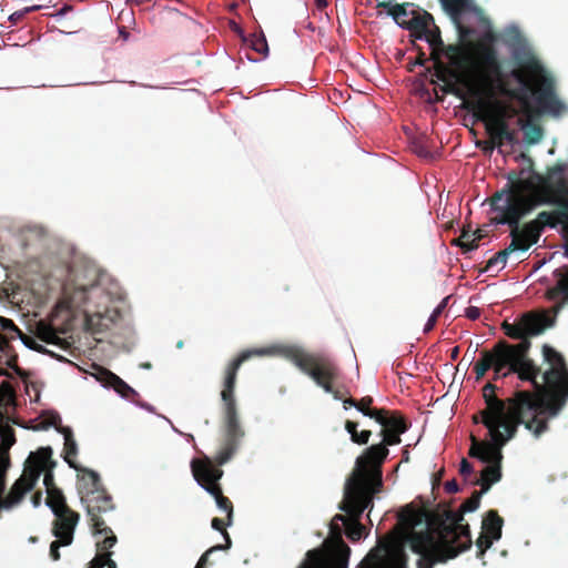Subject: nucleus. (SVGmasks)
<instances>
[{"label": "nucleus", "instance_id": "nucleus-1", "mask_svg": "<svg viewBox=\"0 0 568 568\" xmlns=\"http://www.w3.org/2000/svg\"><path fill=\"white\" fill-rule=\"evenodd\" d=\"M497 40L493 31L484 33L481 39L473 44L476 48L475 68L483 90L468 78L458 83L466 87L471 98L466 100L464 108L485 123L486 132H490L518 114V110L509 102L497 99L495 91L503 97L519 101L524 106L529 105V94L535 97L539 111L552 116H559L566 111V105L556 94L555 79L546 71L541 62L532 54L518 61V68L511 70L510 75L520 84V88H509L503 72V64L498 51L494 45Z\"/></svg>", "mask_w": 568, "mask_h": 568}, {"label": "nucleus", "instance_id": "nucleus-2", "mask_svg": "<svg viewBox=\"0 0 568 568\" xmlns=\"http://www.w3.org/2000/svg\"><path fill=\"white\" fill-rule=\"evenodd\" d=\"M567 164L557 162L545 174L532 171L527 179L509 173L508 183L490 197V206L498 215L491 221L519 230L531 247L537 244L545 227L555 229L568 219Z\"/></svg>", "mask_w": 568, "mask_h": 568}, {"label": "nucleus", "instance_id": "nucleus-3", "mask_svg": "<svg viewBox=\"0 0 568 568\" xmlns=\"http://www.w3.org/2000/svg\"><path fill=\"white\" fill-rule=\"evenodd\" d=\"M481 494V490H475L457 511L446 504L434 509L408 504L400 510L398 526L402 540L419 556L417 568L445 564L471 547L470 529L468 524H464V514L479 507Z\"/></svg>", "mask_w": 568, "mask_h": 568}, {"label": "nucleus", "instance_id": "nucleus-4", "mask_svg": "<svg viewBox=\"0 0 568 568\" xmlns=\"http://www.w3.org/2000/svg\"><path fill=\"white\" fill-rule=\"evenodd\" d=\"M541 354L544 363L547 365L542 372V383L536 378L535 383H530L534 390H516L506 400L496 396V385L487 383L483 387L486 408L473 416L475 424L510 420L513 403L523 399L519 394H526V400L531 406L530 408L519 407L521 420H527L532 416L555 417L560 413L568 400V366L565 357L548 344L542 345Z\"/></svg>", "mask_w": 568, "mask_h": 568}, {"label": "nucleus", "instance_id": "nucleus-5", "mask_svg": "<svg viewBox=\"0 0 568 568\" xmlns=\"http://www.w3.org/2000/svg\"><path fill=\"white\" fill-rule=\"evenodd\" d=\"M559 313L554 312L551 306L547 310L524 313L515 323L505 321L501 324L506 336L519 341L517 344H509L501 339L495 344L498 355L511 362L510 369L503 376L516 374L520 381L529 383H535L536 378L542 376L541 367L529 357L530 338L552 327Z\"/></svg>", "mask_w": 568, "mask_h": 568}, {"label": "nucleus", "instance_id": "nucleus-6", "mask_svg": "<svg viewBox=\"0 0 568 568\" xmlns=\"http://www.w3.org/2000/svg\"><path fill=\"white\" fill-rule=\"evenodd\" d=\"M519 396L523 397V399L513 403L509 416L511 418L510 420L483 424L488 429L490 440L479 442L471 436L473 444L469 448L470 457L478 458L488 465H501V449L508 440L516 436L519 425H524L536 438L548 430L547 417L532 416L527 420L520 419L519 407L525 406L526 408H530L531 406H529V403L526 400V394H519Z\"/></svg>", "mask_w": 568, "mask_h": 568}, {"label": "nucleus", "instance_id": "nucleus-7", "mask_svg": "<svg viewBox=\"0 0 568 568\" xmlns=\"http://www.w3.org/2000/svg\"><path fill=\"white\" fill-rule=\"evenodd\" d=\"M374 420L381 425L379 435L383 440L367 447L356 458L353 471L377 479V484L381 485L382 467L389 454L388 446L400 444V435L407 432L409 424L400 412L386 408H381Z\"/></svg>", "mask_w": 568, "mask_h": 568}, {"label": "nucleus", "instance_id": "nucleus-8", "mask_svg": "<svg viewBox=\"0 0 568 568\" xmlns=\"http://www.w3.org/2000/svg\"><path fill=\"white\" fill-rule=\"evenodd\" d=\"M270 348H254L246 349L239 354L225 368L223 381V389L221 398L224 403V430L225 438L222 448L216 454V462L219 465L227 463L237 449L240 439L244 436L239 420L234 389L236 384V376L241 365L253 356H263L271 354Z\"/></svg>", "mask_w": 568, "mask_h": 568}, {"label": "nucleus", "instance_id": "nucleus-9", "mask_svg": "<svg viewBox=\"0 0 568 568\" xmlns=\"http://www.w3.org/2000/svg\"><path fill=\"white\" fill-rule=\"evenodd\" d=\"M382 488L383 481L378 485L377 479L356 471H352L346 479L344 497L338 508L348 515L345 534L351 541H358L366 534V528L361 523L362 515L366 509L372 510L374 497Z\"/></svg>", "mask_w": 568, "mask_h": 568}, {"label": "nucleus", "instance_id": "nucleus-10", "mask_svg": "<svg viewBox=\"0 0 568 568\" xmlns=\"http://www.w3.org/2000/svg\"><path fill=\"white\" fill-rule=\"evenodd\" d=\"M283 355L325 392L333 393V384L338 377V367L331 357L323 353H308L297 346L285 347Z\"/></svg>", "mask_w": 568, "mask_h": 568}, {"label": "nucleus", "instance_id": "nucleus-11", "mask_svg": "<svg viewBox=\"0 0 568 568\" xmlns=\"http://www.w3.org/2000/svg\"><path fill=\"white\" fill-rule=\"evenodd\" d=\"M103 300V307L97 310H84V327L92 334H100L108 331L118 316L116 311H111L108 307L109 297L104 294L103 290L98 286L79 287L68 297L70 307L81 308L87 304L89 298Z\"/></svg>", "mask_w": 568, "mask_h": 568}, {"label": "nucleus", "instance_id": "nucleus-12", "mask_svg": "<svg viewBox=\"0 0 568 568\" xmlns=\"http://www.w3.org/2000/svg\"><path fill=\"white\" fill-rule=\"evenodd\" d=\"M49 463L55 466V462L52 460L51 447H41L36 453H31L26 462L23 474L12 485L8 496L3 500V506L11 507L20 503L23 496L34 487L43 468L48 466Z\"/></svg>", "mask_w": 568, "mask_h": 568}, {"label": "nucleus", "instance_id": "nucleus-13", "mask_svg": "<svg viewBox=\"0 0 568 568\" xmlns=\"http://www.w3.org/2000/svg\"><path fill=\"white\" fill-rule=\"evenodd\" d=\"M221 465L214 457V463L209 458L193 459L191 463L192 474L201 487L212 495L220 509L226 513L227 524H232L233 504L223 495L219 480L223 476Z\"/></svg>", "mask_w": 568, "mask_h": 568}, {"label": "nucleus", "instance_id": "nucleus-14", "mask_svg": "<svg viewBox=\"0 0 568 568\" xmlns=\"http://www.w3.org/2000/svg\"><path fill=\"white\" fill-rule=\"evenodd\" d=\"M343 526L329 523V534L324 541V549L308 550L307 559L325 568H348L351 548L343 539Z\"/></svg>", "mask_w": 568, "mask_h": 568}, {"label": "nucleus", "instance_id": "nucleus-15", "mask_svg": "<svg viewBox=\"0 0 568 568\" xmlns=\"http://www.w3.org/2000/svg\"><path fill=\"white\" fill-rule=\"evenodd\" d=\"M424 40L428 42L432 49L429 59L434 62V75L444 83L440 90L444 93H450L464 99L465 93L457 87V83L465 77L439 58V47H443V39L440 29L434 22L429 26Z\"/></svg>", "mask_w": 568, "mask_h": 568}, {"label": "nucleus", "instance_id": "nucleus-16", "mask_svg": "<svg viewBox=\"0 0 568 568\" xmlns=\"http://www.w3.org/2000/svg\"><path fill=\"white\" fill-rule=\"evenodd\" d=\"M444 12L454 22L459 40L462 42H467L468 47L476 51V48L471 44H476L477 42H471L469 39L476 34V30L474 28L464 26L462 22V18L464 13H474L481 21H487L484 16V11L480 7H478L474 0H438Z\"/></svg>", "mask_w": 568, "mask_h": 568}, {"label": "nucleus", "instance_id": "nucleus-17", "mask_svg": "<svg viewBox=\"0 0 568 568\" xmlns=\"http://www.w3.org/2000/svg\"><path fill=\"white\" fill-rule=\"evenodd\" d=\"M357 568H407V555L403 545L379 542L369 550Z\"/></svg>", "mask_w": 568, "mask_h": 568}, {"label": "nucleus", "instance_id": "nucleus-18", "mask_svg": "<svg viewBox=\"0 0 568 568\" xmlns=\"http://www.w3.org/2000/svg\"><path fill=\"white\" fill-rule=\"evenodd\" d=\"M81 503L87 509L92 529L97 532H111V528L105 525L102 517L114 509L111 495L106 490H100L97 496L81 497Z\"/></svg>", "mask_w": 568, "mask_h": 568}, {"label": "nucleus", "instance_id": "nucleus-19", "mask_svg": "<svg viewBox=\"0 0 568 568\" xmlns=\"http://www.w3.org/2000/svg\"><path fill=\"white\" fill-rule=\"evenodd\" d=\"M565 256L568 257V240L565 245ZM556 284L546 291L547 300L554 302L552 311L561 312L568 305V265L554 271Z\"/></svg>", "mask_w": 568, "mask_h": 568}, {"label": "nucleus", "instance_id": "nucleus-20", "mask_svg": "<svg viewBox=\"0 0 568 568\" xmlns=\"http://www.w3.org/2000/svg\"><path fill=\"white\" fill-rule=\"evenodd\" d=\"M511 362L508 358H503L499 356L496 346L491 348V351H483L480 353V358L474 365V372L476 374V379L479 381L484 377L486 372L489 368H493L495 372V378L504 377L503 374L505 368L510 369Z\"/></svg>", "mask_w": 568, "mask_h": 568}, {"label": "nucleus", "instance_id": "nucleus-21", "mask_svg": "<svg viewBox=\"0 0 568 568\" xmlns=\"http://www.w3.org/2000/svg\"><path fill=\"white\" fill-rule=\"evenodd\" d=\"M510 227V237L511 242L507 247L494 254L486 263L485 267L481 268V272H489L493 267L500 265V268H504L509 255L516 251L526 252L530 248V246L526 243V241L519 234V230L514 226Z\"/></svg>", "mask_w": 568, "mask_h": 568}, {"label": "nucleus", "instance_id": "nucleus-22", "mask_svg": "<svg viewBox=\"0 0 568 568\" xmlns=\"http://www.w3.org/2000/svg\"><path fill=\"white\" fill-rule=\"evenodd\" d=\"M53 514L55 519L52 524V534L63 536L70 535V537L73 538L75 527L80 520L79 513L74 511L69 506H65Z\"/></svg>", "mask_w": 568, "mask_h": 568}, {"label": "nucleus", "instance_id": "nucleus-23", "mask_svg": "<svg viewBox=\"0 0 568 568\" xmlns=\"http://www.w3.org/2000/svg\"><path fill=\"white\" fill-rule=\"evenodd\" d=\"M78 471L80 473L78 483L80 497L97 496L100 490H105L97 471L81 466Z\"/></svg>", "mask_w": 568, "mask_h": 568}, {"label": "nucleus", "instance_id": "nucleus-24", "mask_svg": "<svg viewBox=\"0 0 568 568\" xmlns=\"http://www.w3.org/2000/svg\"><path fill=\"white\" fill-rule=\"evenodd\" d=\"M99 381L104 386L113 388L119 395H121L125 399L135 402V398L139 397V394L135 389H133L122 378H120L118 375H115L114 373L106 368H102L100 371Z\"/></svg>", "mask_w": 568, "mask_h": 568}, {"label": "nucleus", "instance_id": "nucleus-25", "mask_svg": "<svg viewBox=\"0 0 568 568\" xmlns=\"http://www.w3.org/2000/svg\"><path fill=\"white\" fill-rule=\"evenodd\" d=\"M434 22V17L424 11L423 13L417 11H412V17L409 18V22L406 23L404 29L409 30L410 37L415 40H424L427 33L429 26Z\"/></svg>", "mask_w": 568, "mask_h": 568}, {"label": "nucleus", "instance_id": "nucleus-26", "mask_svg": "<svg viewBox=\"0 0 568 568\" xmlns=\"http://www.w3.org/2000/svg\"><path fill=\"white\" fill-rule=\"evenodd\" d=\"M490 141L487 142V146L485 150L493 151L496 146L500 148L505 142L515 144L517 143V131L511 129L508 124L500 125L499 128L494 129L490 132H487Z\"/></svg>", "mask_w": 568, "mask_h": 568}, {"label": "nucleus", "instance_id": "nucleus-27", "mask_svg": "<svg viewBox=\"0 0 568 568\" xmlns=\"http://www.w3.org/2000/svg\"><path fill=\"white\" fill-rule=\"evenodd\" d=\"M504 519L498 515L497 510L490 509L483 519V532L498 540L501 537Z\"/></svg>", "mask_w": 568, "mask_h": 568}, {"label": "nucleus", "instance_id": "nucleus-28", "mask_svg": "<svg viewBox=\"0 0 568 568\" xmlns=\"http://www.w3.org/2000/svg\"><path fill=\"white\" fill-rule=\"evenodd\" d=\"M501 479V465H487L480 474V479L475 485L481 487V493H487L490 487Z\"/></svg>", "mask_w": 568, "mask_h": 568}, {"label": "nucleus", "instance_id": "nucleus-29", "mask_svg": "<svg viewBox=\"0 0 568 568\" xmlns=\"http://www.w3.org/2000/svg\"><path fill=\"white\" fill-rule=\"evenodd\" d=\"M59 430L64 436V448H63L64 460L68 463V465L71 468H73L75 470H79L80 466L74 460V457L78 454V446H77V443H75V440L73 438L72 430L70 428H68V427L60 428Z\"/></svg>", "mask_w": 568, "mask_h": 568}, {"label": "nucleus", "instance_id": "nucleus-30", "mask_svg": "<svg viewBox=\"0 0 568 568\" xmlns=\"http://www.w3.org/2000/svg\"><path fill=\"white\" fill-rule=\"evenodd\" d=\"M407 6V3H396L394 6H390V2L386 1H382L377 4L378 8L388 9V14L392 16L395 22L402 28L406 27V23L409 22L408 16L412 14V11L408 12Z\"/></svg>", "mask_w": 568, "mask_h": 568}, {"label": "nucleus", "instance_id": "nucleus-31", "mask_svg": "<svg viewBox=\"0 0 568 568\" xmlns=\"http://www.w3.org/2000/svg\"><path fill=\"white\" fill-rule=\"evenodd\" d=\"M34 334L39 339L48 344L59 345L61 342L55 328L44 321H39L36 324Z\"/></svg>", "mask_w": 568, "mask_h": 568}, {"label": "nucleus", "instance_id": "nucleus-32", "mask_svg": "<svg viewBox=\"0 0 568 568\" xmlns=\"http://www.w3.org/2000/svg\"><path fill=\"white\" fill-rule=\"evenodd\" d=\"M517 122L521 130L524 131L525 141L528 144H536L541 140L544 131L540 125L524 119H518Z\"/></svg>", "mask_w": 568, "mask_h": 568}, {"label": "nucleus", "instance_id": "nucleus-33", "mask_svg": "<svg viewBox=\"0 0 568 568\" xmlns=\"http://www.w3.org/2000/svg\"><path fill=\"white\" fill-rule=\"evenodd\" d=\"M45 505L52 510V513H57L58 509L69 506L67 504L65 496L60 488H49Z\"/></svg>", "mask_w": 568, "mask_h": 568}, {"label": "nucleus", "instance_id": "nucleus-34", "mask_svg": "<svg viewBox=\"0 0 568 568\" xmlns=\"http://www.w3.org/2000/svg\"><path fill=\"white\" fill-rule=\"evenodd\" d=\"M446 55L454 67H460L462 60L460 57L464 54L463 47L460 44H445L443 42V47H439V58L442 55Z\"/></svg>", "mask_w": 568, "mask_h": 568}, {"label": "nucleus", "instance_id": "nucleus-35", "mask_svg": "<svg viewBox=\"0 0 568 568\" xmlns=\"http://www.w3.org/2000/svg\"><path fill=\"white\" fill-rule=\"evenodd\" d=\"M452 244L459 246L466 253L478 247V239H474L470 230L464 229L460 236L453 240Z\"/></svg>", "mask_w": 568, "mask_h": 568}, {"label": "nucleus", "instance_id": "nucleus-36", "mask_svg": "<svg viewBox=\"0 0 568 568\" xmlns=\"http://www.w3.org/2000/svg\"><path fill=\"white\" fill-rule=\"evenodd\" d=\"M57 539L53 540L50 545V551H49V555H50V558L53 560V561H58L60 559V547L62 546H69L72 544L73 539L72 537H70V535L68 536H63V535H53Z\"/></svg>", "mask_w": 568, "mask_h": 568}, {"label": "nucleus", "instance_id": "nucleus-37", "mask_svg": "<svg viewBox=\"0 0 568 568\" xmlns=\"http://www.w3.org/2000/svg\"><path fill=\"white\" fill-rule=\"evenodd\" d=\"M248 42H250V47L255 51L257 52L258 54H261L263 58L267 57L268 54V44H267V41H266V38L263 33H254L251 36V38L248 39Z\"/></svg>", "mask_w": 568, "mask_h": 568}, {"label": "nucleus", "instance_id": "nucleus-38", "mask_svg": "<svg viewBox=\"0 0 568 568\" xmlns=\"http://www.w3.org/2000/svg\"><path fill=\"white\" fill-rule=\"evenodd\" d=\"M373 402L374 399L371 396L362 397L359 400H357V410L363 413L364 416L375 419L381 408L372 407Z\"/></svg>", "mask_w": 568, "mask_h": 568}, {"label": "nucleus", "instance_id": "nucleus-39", "mask_svg": "<svg viewBox=\"0 0 568 568\" xmlns=\"http://www.w3.org/2000/svg\"><path fill=\"white\" fill-rule=\"evenodd\" d=\"M93 534L94 535H103L104 536L103 540L97 542L98 550L108 552L106 550H109L110 548H112L116 544L118 539H116V536L113 534L112 530H111V532H97L93 529Z\"/></svg>", "mask_w": 568, "mask_h": 568}, {"label": "nucleus", "instance_id": "nucleus-40", "mask_svg": "<svg viewBox=\"0 0 568 568\" xmlns=\"http://www.w3.org/2000/svg\"><path fill=\"white\" fill-rule=\"evenodd\" d=\"M447 301H448V297L444 298L438 305L437 307L433 311L432 315L429 316L426 325H425V328L424 331L425 332H429L434 328V326L436 325V322L438 320V317L440 316V314L443 313V311L446 308L447 306Z\"/></svg>", "mask_w": 568, "mask_h": 568}, {"label": "nucleus", "instance_id": "nucleus-41", "mask_svg": "<svg viewBox=\"0 0 568 568\" xmlns=\"http://www.w3.org/2000/svg\"><path fill=\"white\" fill-rule=\"evenodd\" d=\"M495 539L481 531L476 540V546L478 548L477 557H483L486 550L491 547Z\"/></svg>", "mask_w": 568, "mask_h": 568}, {"label": "nucleus", "instance_id": "nucleus-42", "mask_svg": "<svg viewBox=\"0 0 568 568\" xmlns=\"http://www.w3.org/2000/svg\"><path fill=\"white\" fill-rule=\"evenodd\" d=\"M211 525H212L213 529L219 530V531H221L223 534V536H224V538L226 540V545L223 546L224 549L230 548L231 547V538H230L227 531L225 530V527L230 525V524H227V520L225 521L222 518L215 517V518L212 519Z\"/></svg>", "mask_w": 568, "mask_h": 568}, {"label": "nucleus", "instance_id": "nucleus-43", "mask_svg": "<svg viewBox=\"0 0 568 568\" xmlns=\"http://www.w3.org/2000/svg\"><path fill=\"white\" fill-rule=\"evenodd\" d=\"M40 9H41V6H37V4L31 6V7H26L22 10L16 11L12 14H10L9 21L12 24H18L26 17V14L37 11V10H40Z\"/></svg>", "mask_w": 568, "mask_h": 568}, {"label": "nucleus", "instance_id": "nucleus-44", "mask_svg": "<svg viewBox=\"0 0 568 568\" xmlns=\"http://www.w3.org/2000/svg\"><path fill=\"white\" fill-rule=\"evenodd\" d=\"M53 467L54 466H52V464L49 463L48 466H45L42 470V471H44L43 484L45 486L47 493L49 491V488H59L54 483V476L52 473Z\"/></svg>", "mask_w": 568, "mask_h": 568}, {"label": "nucleus", "instance_id": "nucleus-45", "mask_svg": "<svg viewBox=\"0 0 568 568\" xmlns=\"http://www.w3.org/2000/svg\"><path fill=\"white\" fill-rule=\"evenodd\" d=\"M357 428H358V423L349 420V419H347L345 422V429L351 435V440L354 444H357V442H358L359 432Z\"/></svg>", "mask_w": 568, "mask_h": 568}, {"label": "nucleus", "instance_id": "nucleus-46", "mask_svg": "<svg viewBox=\"0 0 568 568\" xmlns=\"http://www.w3.org/2000/svg\"><path fill=\"white\" fill-rule=\"evenodd\" d=\"M224 549V547L222 545H216V546H213L211 547L207 551H205L201 558L199 559L195 568H205V565L207 562V557L211 552L215 551V550H222Z\"/></svg>", "mask_w": 568, "mask_h": 568}, {"label": "nucleus", "instance_id": "nucleus-47", "mask_svg": "<svg viewBox=\"0 0 568 568\" xmlns=\"http://www.w3.org/2000/svg\"><path fill=\"white\" fill-rule=\"evenodd\" d=\"M413 49L416 50V52H417V57H416L414 64L425 65V63L427 62V58H426V54L423 51L422 47H419L418 44H416L413 41Z\"/></svg>", "mask_w": 568, "mask_h": 568}, {"label": "nucleus", "instance_id": "nucleus-48", "mask_svg": "<svg viewBox=\"0 0 568 568\" xmlns=\"http://www.w3.org/2000/svg\"><path fill=\"white\" fill-rule=\"evenodd\" d=\"M105 552L97 555L89 564L88 568H103L105 567Z\"/></svg>", "mask_w": 568, "mask_h": 568}, {"label": "nucleus", "instance_id": "nucleus-49", "mask_svg": "<svg viewBox=\"0 0 568 568\" xmlns=\"http://www.w3.org/2000/svg\"><path fill=\"white\" fill-rule=\"evenodd\" d=\"M0 323H1V327L2 329H12L19 334H21L20 329L16 326V324L13 323L12 320H9V318H6V317H0Z\"/></svg>", "mask_w": 568, "mask_h": 568}, {"label": "nucleus", "instance_id": "nucleus-50", "mask_svg": "<svg viewBox=\"0 0 568 568\" xmlns=\"http://www.w3.org/2000/svg\"><path fill=\"white\" fill-rule=\"evenodd\" d=\"M474 468L473 465L465 458L460 462V468L459 471L463 476H468L473 473Z\"/></svg>", "mask_w": 568, "mask_h": 568}, {"label": "nucleus", "instance_id": "nucleus-51", "mask_svg": "<svg viewBox=\"0 0 568 568\" xmlns=\"http://www.w3.org/2000/svg\"><path fill=\"white\" fill-rule=\"evenodd\" d=\"M372 436V432L368 429H364L359 432L357 445H366L369 442Z\"/></svg>", "mask_w": 568, "mask_h": 568}, {"label": "nucleus", "instance_id": "nucleus-52", "mask_svg": "<svg viewBox=\"0 0 568 568\" xmlns=\"http://www.w3.org/2000/svg\"><path fill=\"white\" fill-rule=\"evenodd\" d=\"M466 316L469 320H477L480 316V310L476 306H469L466 308Z\"/></svg>", "mask_w": 568, "mask_h": 568}, {"label": "nucleus", "instance_id": "nucleus-53", "mask_svg": "<svg viewBox=\"0 0 568 568\" xmlns=\"http://www.w3.org/2000/svg\"><path fill=\"white\" fill-rule=\"evenodd\" d=\"M445 490L447 494H455L459 490L458 484L455 479L448 480L445 484Z\"/></svg>", "mask_w": 568, "mask_h": 568}, {"label": "nucleus", "instance_id": "nucleus-54", "mask_svg": "<svg viewBox=\"0 0 568 568\" xmlns=\"http://www.w3.org/2000/svg\"><path fill=\"white\" fill-rule=\"evenodd\" d=\"M331 521L341 524V526H346V524L348 523V515L346 513L345 515L336 514Z\"/></svg>", "mask_w": 568, "mask_h": 568}, {"label": "nucleus", "instance_id": "nucleus-55", "mask_svg": "<svg viewBox=\"0 0 568 568\" xmlns=\"http://www.w3.org/2000/svg\"><path fill=\"white\" fill-rule=\"evenodd\" d=\"M8 459L0 455V479L3 480V476L6 474Z\"/></svg>", "mask_w": 568, "mask_h": 568}, {"label": "nucleus", "instance_id": "nucleus-56", "mask_svg": "<svg viewBox=\"0 0 568 568\" xmlns=\"http://www.w3.org/2000/svg\"><path fill=\"white\" fill-rule=\"evenodd\" d=\"M34 345H30L27 341H24V345H27L29 348L33 349V351H37L39 353H48V351L40 344L38 343H33Z\"/></svg>", "mask_w": 568, "mask_h": 568}, {"label": "nucleus", "instance_id": "nucleus-57", "mask_svg": "<svg viewBox=\"0 0 568 568\" xmlns=\"http://www.w3.org/2000/svg\"><path fill=\"white\" fill-rule=\"evenodd\" d=\"M41 499H42V493L41 491H37L32 495L31 497V501L33 504L34 507H38L40 506L41 504Z\"/></svg>", "mask_w": 568, "mask_h": 568}, {"label": "nucleus", "instance_id": "nucleus-58", "mask_svg": "<svg viewBox=\"0 0 568 568\" xmlns=\"http://www.w3.org/2000/svg\"><path fill=\"white\" fill-rule=\"evenodd\" d=\"M559 224H561V233H562V236L566 239V241L568 240V217L560 221Z\"/></svg>", "mask_w": 568, "mask_h": 568}, {"label": "nucleus", "instance_id": "nucleus-59", "mask_svg": "<svg viewBox=\"0 0 568 568\" xmlns=\"http://www.w3.org/2000/svg\"><path fill=\"white\" fill-rule=\"evenodd\" d=\"M343 404L345 409L348 407H355L357 409V399L353 397L346 398Z\"/></svg>", "mask_w": 568, "mask_h": 568}, {"label": "nucleus", "instance_id": "nucleus-60", "mask_svg": "<svg viewBox=\"0 0 568 568\" xmlns=\"http://www.w3.org/2000/svg\"><path fill=\"white\" fill-rule=\"evenodd\" d=\"M105 566L108 568H116L115 561L111 559V552H105Z\"/></svg>", "mask_w": 568, "mask_h": 568}, {"label": "nucleus", "instance_id": "nucleus-61", "mask_svg": "<svg viewBox=\"0 0 568 568\" xmlns=\"http://www.w3.org/2000/svg\"><path fill=\"white\" fill-rule=\"evenodd\" d=\"M72 10V7L69 4H64L61 9L58 10L57 16H64Z\"/></svg>", "mask_w": 568, "mask_h": 568}, {"label": "nucleus", "instance_id": "nucleus-62", "mask_svg": "<svg viewBox=\"0 0 568 568\" xmlns=\"http://www.w3.org/2000/svg\"><path fill=\"white\" fill-rule=\"evenodd\" d=\"M474 239H478V242L484 237V233L480 229H477L475 232L471 233Z\"/></svg>", "mask_w": 568, "mask_h": 568}, {"label": "nucleus", "instance_id": "nucleus-63", "mask_svg": "<svg viewBox=\"0 0 568 568\" xmlns=\"http://www.w3.org/2000/svg\"><path fill=\"white\" fill-rule=\"evenodd\" d=\"M7 390L9 393H12V388L8 382H2L0 385V390Z\"/></svg>", "mask_w": 568, "mask_h": 568}, {"label": "nucleus", "instance_id": "nucleus-64", "mask_svg": "<svg viewBox=\"0 0 568 568\" xmlns=\"http://www.w3.org/2000/svg\"><path fill=\"white\" fill-rule=\"evenodd\" d=\"M458 353H459V348H458V346L454 347V348L452 349V355H450V356H452V358H453V359H456V358H457V356H458Z\"/></svg>", "mask_w": 568, "mask_h": 568}]
</instances>
